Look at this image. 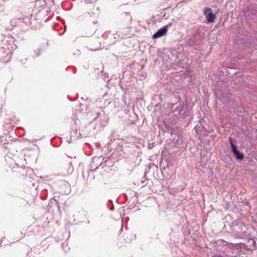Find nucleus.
<instances>
[{
  "label": "nucleus",
  "instance_id": "obj_1",
  "mask_svg": "<svg viewBox=\"0 0 257 257\" xmlns=\"http://www.w3.org/2000/svg\"><path fill=\"white\" fill-rule=\"evenodd\" d=\"M171 24H169L160 29L155 34L153 35L154 38H158L164 36L167 32L169 26H171Z\"/></svg>",
  "mask_w": 257,
  "mask_h": 257
},
{
  "label": "nucleus",
  "instance_id": "obj_2",
  "mask_svg": "<svg viewBox=\"0 0 257 257\" xmlns=\"http://www.w3.org/2000/svg\"><path fill=\"white\" fill-rule=\"evenodd\" d=\"M204 15L207 18V22L209 23L213 22L215 19V15L212 13L211 9L209 8H206L205 9Z\"/></svg>",
  "mask_w": 257,
  "mask_h": 257
},
{
  "label": "nucleus",
  "instance_id": "obj_3",
  "mask_svg": "<svg viewBox=\"0 0 257 257\" xmlns=\"http://www.w3.org/2000/svg\"><path fill=\"white\" fill-rule=\"evenodd\" d=\"M175 112H178L179 114L180 115H184V113H183V111H185V107L182 106H180L177 107L176 108V110H174Z\"/></svg>",
  "mask_w": 257,
  "mask_h": 257
},
{
  "label": "nucleus",
  "instance_id": "obj_4",
  "mask_svg": "<svg viewBox=\"0 0 257 257\" xmlns=\"http://www.w3.org/2000/svg\"><path fill=\"white\" fill-rule=\"evenodd\" d=\"M234 155L236 156V159L238 160H242L244 157L243 153H240L239 151H237Z\"/></svg>",
  "mask_w": 257,
  "mask_h": 257
},
{
  "label": "nucleus",
  "instance_id": "obj_5",
  "mask_svg": "<svg viewBox=\"0 0 257 257\" xmlns=\"http://www.w3.org/2000/svg\"><path fill=\"white\" fill-rule=\"evenodd\" d=\"M171 137L173 138L174 143L176 144H179V137L177 136V138H176L175 137H173V134L172 131H171Z\"/></svg>",
  "mask_w": 257,
  "mask_h": 257
},
{
  "label": "nucleus",
  "instance_id": "obj_6",
  "mask_svg": "<svg viewBox=\"0 0 257 257\" xmlns=\"http://www.w3.org/2000/svg\"><path fill=\"white\" fill-rule=\"evenodd\" d=\"M231 148H232V152L234 153V154H236V153L238 151L237 150V149H236V147L235 146V145L233 144V142H231Z\"/></svg>",
  "mask_w": 257,
  "mask_h": 257
},
{
  "label": "nucleus",
  "instance_id": "obj_7",
  "mask_svg": "<svg viewBox=\"0 0 257 257\" xmlns=\"http://www.w3.org/2000/svg\"><path fill=\"white\" fill-rule=\"evenodd\" d=\"M231 148H232V152L234 153V154H236V153L238 151L237 150V149H236V147L235 146V145L233 144V142H231Z\"/></svg>",
  "mask_w": 257,
  "mask_h": 257
},
{
  "label": "nucleus",
  "instance_id": "obj_8",
  "mask_svg": "<svg viewBox=\"0 0 257 257\" xmlns=\"http://www.w3.org/2000/svg\"><path fill=\"white\" fill-rule=\"evenodd\" d=\"M97 0H84L85 4H89L92 3L93 2H96Z\"/></svg>",
  "mask_w": 257,
  "mask_h": 257
},
{
  "label": "nucleus",
  "instance_id": "obj_9",
  "mask_svg": "<svg viewBox=\"0 0 257 257\" xmlns=\"http://www.w3.org/2000/svg\"><path fill=\"white\" fill-rule=\"evenodd\" d=\"M168 130H169V128H167V127H166V128H165V129H164H164H162L163 132H167V131H168Z\"/></svg>",
  "mask_w": 257,
  "mask_h": 257
},
{
  "label": "nucleus",
  "instance_id": "obj_10",
  "mask_svg": "<svg viewBox=\"0 0 257 257\" xmlns=\"http://www.w3.org/2000/svg\"><path fill=\"white\" fill-rule=\"evenodd\" d=\"M229 142H230V145H231V142H232V138L230 137V138H229Z\"/></svg>",
  "mask_w": 257,
  "mask_h": 257
},
{
  "label": "nucleus",
  "instance_id": "obj_11",
  "mask_svg": "<svg viewBox=\"0 0 257 257\" xmlns=\"http://www.w3.org/2000/svg\"><path fill=\"white\" fill-rule=\"evenodd\" d=\"M123 224H121V228L120 229V231H122L123 230Z\"/></svg>",
  "mask_w": 257,
  "mask_h": 257
},
{
  "label": "nucleus",
  "instance_id": "obj_12",
  "mask_svg": "<svg viewBox=\"0 0 257 257\" xmlns=\"http://www.w3.org/2000/svg\"><path fill=\"white\" fill-rule=\"evenodd\" d=\"M93 23H94V24H96V23H97V22H95V21H94V22H93Z\"/></svg>",
  "mask_w": 257,
  "mask_h": 257
},
{
  "label": "nucleus",
  "instance_id": "obj_13",
  "mask_svg": "<svg viewBox=\"0 0 257 257\" xmlns=\"http://www.w3.org/2000/svg\"><path fill=\"white\" fill-rule=\"evenodd\" d=\"M151 146H150L149 147V149H151Z\"/></svg>",
  "mask_w": 257,
  "mask_h": 257
},
{
  "label": "nucleus",
  "instance_id": "obj_14",
  "mask_svg": "<svg viewBox=\"0 0 257 257\" xmlns=\"http://www.w3.org/2000/svg\"><path fill=\"white\" fill-rule=\"evenodd\" d=\"M151 146H150L149 147V149H151Z\"/></svg>",
  "mask_w": 257,
  "mask_h": 257
}]
</instances>
